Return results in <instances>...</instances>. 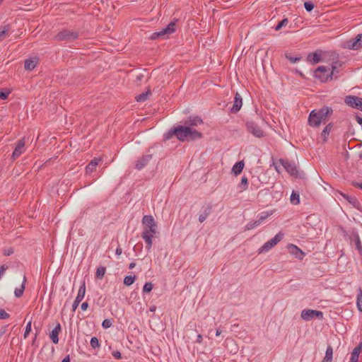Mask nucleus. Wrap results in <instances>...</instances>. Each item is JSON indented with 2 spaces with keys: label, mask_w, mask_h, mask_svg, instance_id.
Instances as JSON below:
<instances>
[{
  "label": "nucleus",
  "mask_w": 362,
  "mask_h": 362,
  "mask_svg": "<svg viewBox=\"0 0 362 362\" xmlns=\"http://www.w3.org/2000/svg\"><path fill=\"white\" fill-rule=\"evenodd\" d=\"M332 112V108L327 106L319 110H313L309 115L308 123L311 127H317L321 123L325 124Z\"/></svg>",
  "instance_id": "nucleus-2"
},
{
  "label": "nucleus",
  "mask_w": 362,
  "mask_h": 362,
  "mask_svg": "<svg viewBox=\"0 0 362 362\" xmlns=\"http://www.w3.org/2000/svg\"><path fill=\"white\" fill-rule=\"evenodd\" d=\"M244 162L243 160L238 161L235 163V164L233 165L232 168V173L235 175H238L240 174L244 168Z\"/></svg>",
  "instance_id": "nucleus-24"
},
{
  "label": "nucleus",
  "mask_w": 362,
  "mask_h": 362,
  "mask_svg": "<svg viewBox=\"0 0 362 362\" xmlns=\"http://www.w3.org/2000/svg\"><path fill=\"white\" fill-rule=\"evenodd\" d=\"M62 362H70V358H69V356H66L62 361Z\"/></svg>",
  "instance_id": "nucleus-58"
},
{
  "label": "nucleus",
  "mask_w": 362,
  "mask_h": 362,
  "mask_svg": "<svg viewBox=\"0 0 362 362\" xmlns=\"http://www.w3.org/2000/svg\"><path fill=\"white\" fill-rule=\"evenodd\" d=\"M272 211H263L259 215V221L262 223L265 219L272 215Z\"/></svg>",
  "instance_id": "nucleus-38"
},
{
  "label": "nucleus",
  "mask_w": 362,
  "mask_h": 362,
  "mask_svg": "<svg viewBox=\"0 0 362 362\" xmlns=\"http://www.w3.org/2000/svg\"><path fill=\"white\" fill-rule=\"evenodd\" d=\"M156 310V307H152L150 308L151 311H154Z\"/></svg>",
  "instance_id": "nucleus-62"
},
{
  "label": "nucleus",
  "mask_w": 362,
  "mask_h": 362,
  "mask_svg": "<svg viewBox=\"0 0 362 362\" xmlns=\"http://www.w3.org/2000/svg\"><path fill=\"white\" fill-rule=\"evenodd\" d=\"M150 94V90H148L146 93H142L136 97V100L137 102L139 103L144 102L145 100H146V99L148 98V95Z\"/></svg>",
  "instance_id": "nucleus-37"
},
{
  "label": "nucleus",
  "mask_w": 362,
  "mask_h": 362,
  "mask_svg": "<svg viewBox=\"0 0 362 362\" xmlns=\"http://www.w3.org/2000/svg\"><path fill=\"white\" fill-rule=\"evenodd\" d=\"M106 272V268L105 267L100 266L97 268L95 272V277L97 279H101L103 278Z\"/></svg>",
  "instance_id": "nucleus-35"
},
{
  "label": "nucleus",
  "mask_w": 362,
  "mask_h": 362,
  "mask_svg": "<svg viewBox=\"0 0 362 362\" xmlns=\"http://www.w3.org/2000/svg\"><path fill=\"white\" fill-rule=\"evenodd\" d=\"M90 344L93 349H96L100 347V343L98 339L96 337H93L90 339Z\"/></svg>",
  "instance_id": "nucleus-41"
},
{
  "label": "nucleus",
  "mask_w": 362,
  "mask_h": 362,
  "mask_svg": "<svg viewBox=\"0 0 362 362\" xmlns=\"http://www.w3.org/2000/svg\"><path fill=\"white\" fill-rule=\"evenodd\" d=\"M221 334V331L219 329H216V336H219Z\"/></svg>",
  "instance_id": "nucleus-60"
},
{
  "label": "nucleus",
  "mask_w": 362,
  "mask_h": 362,
  "mask_svg": "<svg viewBox=\"0 0 362 362\" xmlns=\"http://www.w3.org/2000/svg\"><path fill=\"white\" fill-rule=\"evenodd\" d=\"M301 317L305 321H310L315 318L322 319L323 313L320 310L304 309L300 314Z\"/></svg>",
  "instance_id": "nucleus-9"
},
{
  "label": "nucleus",
  "mask_w": 362,
  "mask_h": 362,
  "mask_svg": "<svg viewBox=\"0 0 362 362\" xmlns=\"http://www.w3.org/2000/svg\"><path fill=\"white\" fill-rule=\"evenodd\" d=\"M157 233V230H154L153 232L143 230L141 233V238L144 239L146 243V249L150 251L153 245V238Z\"/></svg>",
  "instance_id": "nucleus-13"
},
{
  "label": "nucleus",
  "mask_w": 362,
  "mask_h": 362,
  "mask_svg": "<svg viewBox=\"0 0 362 362\" xmlns=\"http://www.w3.org/2000/svg\"><path fill=\"white\" fill-rule=\"evenodd\" d=\"M9 93H10L9 91L0 89V99L6 100L8 98Z\"/></svg>",
  "instance_id": "nucleus-47"
},
{
  "label": "nucleus",
  "mask_w": 362,
  "mask_h": 362,
  "mask_svg": "<svg viewBox=\"0 0 362 362\" xmlns=\"http://www.w3.org/2000/svg\"><path fill=\"white\" fill-rule=\"evenodd\" d=\"M356 307L360 313H362V289L361 287L357 288Z\"/></svg>",
  "instance_id": "nucleus-27"
},
{
  "label": "nucleus",
  "mask_w": 362,
  "mask_h": 362,
  "mask_svg": "<svg viewBox=\"0 0 362 362\" xmlns=\"http://www.w3.org/2000/svg\"><path fill=\"white\" fill-rule=\"evenodd\" d=\"M288 250L291 255L300 260H302L305 257V253L295 245L289 244L288 245Z\"/></svg>",
  "instance_id": "nucleus-15"
},
{
  "label": "nucleus",
  "mask_w": 362,
  "mask_h": 362,
  "mask_svg": "<svg viewBox=\"0 0 362 362\" xmlns=\"http://www.w3.org/2000/svg\"><path fill=\"white\" fill-rule=\"evenodd\" d=\"M112 320H110V319H105L102 322V327L104 329L110 328L112 326Z\"/></svg>",
  "instance_id": "nucleus-45"
},
{
  "label": "nucleus",
  "mask_w": 362,
  "mask_h": 362,
  "mask_svg": "<svg viewBox=\"0 0 362 362\" xmlns=\"http://www.w3.org/2000/svg\"><path fill=\"white\" fill-rule=\"evenodd\" d=\"M260 225H261V223L257 219V221H250L248 223H247L245 226V230H252Z\"/></svg>",
  "instance_id": "nucleus-34"
},
{
  "label": "nucleus",
  "mask_w": 362,
  "mask_h": 362,
  "mask_svg": "<svg viewBox=\"0 0 362 362\" xmlns=\"http://www.w3.org/2000/svg\"><path fill=\"white\" fill-rule=\"evenodd\" d=\"M357 187H358L359 188L362 189V182L361 183H356V185Z\"/></svg>",
  "instance_id": "nucleus-61"
},
{
  "label": "nucleus",
  "mask_w": 362,
  "mask_h": 362,
  "mask_svg": "<svg viewBox=\"0 0 362 362\" xmlns=\"http://www.w3.org/2000/svg\"><path fill=\"white\" fill-rule=\"evenodd\" d=\"M88 307V303L87 302H83L81 305V308L82 310H86L87 308Z\"/></svg>",
  "instance_id": "nucleus-53"
},
{
  "label": "nucleus",
  "mask_w": 362,
  "mask_h": 362,
  "mask_svg": "<svg viewBox=\"0 0 362 362\" xmlns=\"http://www.w3.org/2000/svg\"><path fill=\"white\" fill-rule=\"evenodd\" d=\"M136 266V263L135 262H131L129 264V269H132L135 267Z\"/></svg>",
  "instance_id": "nucleus-57"
},
{
  "label": "nucleus",
  "mask_w": 362,
  "mask_h": 362,
  "mask_svg": "<svg viewBox=\"0 0 362 362\" xmlns=\"http://www.w3.org/2000/svg\"><path fill=\"white\" fill-rule=\"evenodd\" d=\"M362 349V342L356 346L352 351L349 362H357L358 361L359 354Z\"/></svg>",
  "instance_id": "nucleus-21"
},
{
  "label": "nucleus",
  "mask_w": 362,
  "mask_h": 362,
  "mask_svg": "<svg viewBox=\"0 0 362 362\" xmlns=\"http://www.w3.org/2000/svg\"><path fill=\"white\" fill-rule=\"evenodd\" d=\"M288 23V18H285L281 21L275 27V30H279L283 27H285Z\"/></svg>",
  "instance_id": "nucleus-42"
},
{
  "label": "nucleus",
  "mask_w": 362,
  "mask_h": 362,
  "mask_svg": "<svg viewBox=\"0 0 362 362\" xmlns=\"http://www.w3.org/2000/svg\"><path fill=\"white\" fill-rule=\"evenodd\" d=\"M284 238V234L282 233H277L274 238H272L269 241L266 242L258 250V253H264L270 250L272 247H274L278 243H279Z\"/></svg>",
  "instance_id": "nucleus-8"
},
{
  "label": "nucleus",
  "mask_w": 362,
  "mask_h": 362,
  "mask_svg": "<svg viewBox=\"0 0 362 362\" xmlns=\"http://www.w3.org/2000/svg\"><path fill=\"white\" fill-rule=\"evenodd\" d=\"M27 279L25 276H23V282L20 288H16L14 291V294L16 298H20L23 296L24 290H25V285L26 283Z\"/></svg>",
  "instance_id": "nucleus-26"
},
{
  "label": "nucleus",
  "mask_w": 362,
  "mask_h": 362,
  "mask_svg": "<svg viewBox=\"0 0 362 362\" xmlns=\"http://www.w3.org/2000/svg\"><path fill=\"white\" fill-rule=\"evenodd\" d=\"M9 317V314L7 313L4 309H0V319L5 320Z\"/></svg>",
  "instance_id": "nucleus-48"
},
{
  "label": "nucleus",
  "mask_w": 362,
  "mask_h": 362,
  "mask_svg": "<svg viewBox=\"0 0 362 362\" xmlns=\"http://www.w3.org/2000/svg\"><path fill=\"white\" fill-rule=\"evenodd\" d=\"M247 130L255 137L261 138L264 135V132L261 127L254 122L249 121L246 123Z\"/></svg>",
  "instance_id": "nucleus-12"
},
{
  "label": "nucleus",
  "mask_w": 362,
  "mask_h": 362,
  "mask_svg": "<svg viewBox=\"0 0 362 362\" xmlns=\"http://www.w3.org/2000/svg\"><path fill=\"white\" fill-rule=\"evenodd\" d=\"M291 202L293 204H298L300 203L299 194L293 192L291 195Z\"/></svg>",
  "instance_id": "nucleus-40"
},
{
  "label": "nucleus",
  "mask_w": 362,
  "mask_h": 362,
  "mask_svg": "<svg viewBox=\"0 0 362 362\" xmlns=\"http://www.w3.org/2000/svg\"><path fill=\"white\" fill-rule=\"evenodd\" d=\"M122 253V249L120 247H118L115 250V254L117 255H120Z\"/></svg>",
  "instance_id": "nucleus-55"
},
{
  "label": "nucleus",
  "mask_w": 362,
  "mask_h": 362,
  "mask_svg": "<svg viewBox=\"0 0 362 362\" xmlns=\"http://www.w3.org/2000/svg\"><path fill=\"white\" fill-rule=\"evenodd\" d=\"M211 211V206H207L204 209L202 214L199 216V221L200 223H203L209 216Z\"/></svg>",
  "instance_id": "nucleus-25"
},
{
  "label": "nucleus",
  "mask_w": 362,
  "mask_h": 362,
  "mask_svg": "<svg viewBox=\"0 0 362 362\" xmlns=\"http://www.w3.org/2000/svg\"><path fill=\"white\" fill-rule=\"evenodd\" d=\"M85 293H86V283L83 281L79 287V289L78 291V294L76 297V299L77 300V301L78 300L81 301L85 296Z\"/></svg>",
  "instance_id": "nucleus-28"
},
{
  "label": "nucleus",
  "mask_w": 362,
  "mask_h": 362,
  "mask_svg": "<svg viewBox=\"0 0 362 362\" xmlns=\"http://www.w3.org/2000/svg\"><path fill=\"white\" fill-rule=\"evenodd\" d=\"M153 284L151 282H146L144 285V287H143V291L144 293H149L152 291L153 289Z\"/></svg>",
  "instance_id": "nucleus-43"
},
{
  "label": "nucleus",
  "mask_w": 362,
  "mask_h": 362,
  "mask_svg": "<svg viewBox=\"0 0 362 362\" xmlns=\"http://www.w3.org/2000/svg\"><path fill=\"white\" fill-rule=\"evenodd\" d=\"M38 59L37 57H33L27 59L25 61L24 67L25 69L27 71H32L33 70L37 64H38Z\"/></svg>",
  "instance_id": "nucleus-20"
},
{
  "label": "nucleus",
  "mask_w": 362,
  "mask_h": 362,
  "mask_svg": "<svg viewBox=\"0 0 362 362\" xmlns=\"http://www.w3.org/2000/svg\"><path fill=\"white\" fill-rule=\"evenodd\" d=\"M173 135L181 141L194 140L202 137V134L189 127L177 126L171 129L165 134V139H170Z\"/></svg>",
  "instance_id": "nucleus-1"
},
{
  "label": "nucleus",
  "mask_w": 362,
  "mask_h": 362,
  "mask_svg": "<svg viewBox=\"0 0 362 362\" xmlns=\"http://www.w3.org/2000/svg\"><path fill=\"white\" fill-rule=\"evenodd\" d=\"M12 252H13V251H12V250H11V251H8V252L6 253V255H11Z\"/></svg>",
  "instance_id": "nucleus-63"
},
{
  "label": "nucleus",
  "mask_w": 362,
  "mask_h": 362,
  "mask_svg": "<svg viewBox=\"0 0 362 362\" xmlns=\"http://www.w3.org/2000/svg\"><path fill=\"white\" fill-rule=\"evenodd\" d=\"M152 155L151 154H146L144 155L141 158H139L136 163V168L138 170H141L143 168H144L148 163L151 160Z\"/></svg>",
  "instance_id": "nucleus-17"
},
{
  "label": "nucleus",
  "mask_w": 362,
  "mask_h": 362,
  "mask_svg": "<svg viewBox=\"0 0 362 362\" xmlns=\"http://www.w3.org/2000/svg\"><path fill=\"white\" fill-rule=\"evenodd\" d=\"M176 28L175 22H170L165 28H162L161 30L154 32L151 34L150 39L151 40H156V39H167L169 35L173 33H175Z\"/></svg>",
  "instance_id": "nucleus-4"
},
{
  "label": "nucleus",
  "mask_w": 362,
  "mask_h": 362,
  "mask_svg": "<svg viewBox=\"0 0 362 362\" xmlns=\"http://www.w3.org/2000/svg\"><path fill=\"white\" fill-rule=\"evenodd\" d=\"M136 280V276H126L124 279V284L127 286H129L134 284Z\"/></svg>",
  "instance_id": "nucleus-36"
},
{
  "label": "nucleus",
  "mask_w": 362,
  "mask_h": 362,
  "mask_svg": "<svg viewBox=\"0 0 362 362\" xmlns=\"http://www.w3.org/2000/svg\"><path fill=\"white\" fill-rule=\"evenodd\" d=\"M356 122H357L359 124H361V125L362 126V117H359V116H358V115H357V116L356 117Z\"/></svg>",
  "instance_id": "nucleus-56"
},
{
  "label": "nucleus",
  "mask_w": 362,
  "mask_h": 362,
  "mask_svg": "<svg viewBox=\"0 0 362 362\" xmlns=\"http://www.w3.org/2000/svg\"><path fill=\"white\" fill-rule=\"evenodd\" d=\"M112 355L116 359H120L122 358L121 353L119 351H114Z\"/></svg>",
  "instance_id": "nucleus-49"
},
{
  "label": "nucleus",
  "mask_w": 362,
  "mask_h": 362,
  "mask_svg": "<svg viewBox=\"0 0 362 362\" xmlns=\"http://www.w3.org/2000/svg\"><path fill=\"white\" fill-rule=\"evenodd\" d=\"M61 331V325L59 323H57V326L52 329L50 333V338L54 344H57L59 342V334Z\"/></svg>",
  "instance_id": "nucleus-22"
},
{
  "label": "nucleus",
  "mask_w": 362,
  "mask_h": 362,
  "mask_svg": "<svg viewBox=\"0 0 362 362\" xmlns=\"http://www.w3.org/2000/svg\"><path fill=\"white\" fill-rule=\"evenodd\" d=\"M332 123H329L325 127V129L322 130V133H321V136L323 138V140L324 141H326L327 139V137L329 134V132H331L332 129Z\"/></svg>",
  "instance_id": "nucleus-32"
},
{
  "label": "nucleus",
  "mask_w": 362,
  "mask_h": 362,
  "mask_svg": "<svg viewBox=\"0 0 362 362\" xmlns=\"http://www.w3.org/2000/svg\"><path fill=\"white\" fill-rule=\"evenodd\" d=\"M320 60H321L320 55L316 52L311 53L308 55V61L313 64L320 62Z\"/></svg>",
  "instance_id": "nucleus-30"
},
{
  "label": "nucleus",
  "mask_w": 362,
  "mask_h": 362,
  "mask_svg": "<svg viewBox=\"0 0 362 362\" xmlns=\"http://www.w3.org/2000/svg\"><path fill=\"white\" fill-rule=\"evenodd\" d=\"M283 165L286 170L291 175H298V169L296 166L291 163L286 162L283 163Z\"/></svg>",
  "instance_id": "nucleus-23"
},
{
  "label": "nucleus",
  "mask_w": 362,
  "mask_h": 362,
  "mask_svg": "<svg viewBox=\"0 0 362 362\" xmlns=\"http://www.w3.org/2000/svg\"><path fill=\"white\" fill-rule=\"evenodd\" d=\"M356 249L358 250V251H361L362 250V245H361V240L359 239V238L358 237L356 240Z\"/></svg>",
  "instance_id": "nucleus-50"
},
{
  "label": "nucleus",
  "mask_w": 362,
  "mask_h": 362,
  "mask_svg": "<svg viewBox=\"0 0 362 362\" xmlns=\"http://www.w3.org/2000/svg\"><path fill=\"white\" fill-rule=\"evenodd\" d=\"M240 188L242 191H245L247 189L248 187V180L247 177L243 176L241 179L240 183L239 185Z\"/></svg>",
  "instance_id": "nucleus-39"
},
{
  "label": "nucleus",
  "mask_w": 362,
  "mask_h": 362,
  "mask_svg": "<svg viewBox=\"0 0 362 362\" xmlns=\"http://www.w3.org/2000/svg\"><path fill=\"white\" fill-rule=\"evenodd\" d=\"M340 194L354 208L358 209H359L360 203L356 197L350 196V195L346 194L343 192H340Z\"/></svg>",
  "instance_id": "nucleus-19"
},
{
  "label": "nucleus",
  "mask_w": 362,
  "mask_h": 362,
  "mask_svg": "<svg viewBox=\"0 0 362 362\" xmlns=\"http://www.w3.org/2000/svg\"><path fill=\"white\" fill-rule=\"evenodd\" d=\"M10 30V26L5 25L3 27H0V41L3 40L5 37L8 35Z\"/></svg>",
  "instance_id": "nucleus-33"
},
{
  "label": "nucleus",
  "mask_w": 362,
  "mask_h": 362,
  "mask_svg": "<svg viewBox=\"0 0 362 362\" xmlns=\"http://www.w3.org/2000/svg\"><path fill=\"white\" fill-rule=\"evenodd\" d=\"M81 303V301L78 300L76 299H75V300L74 301V303L72 305V310L74 312L76 308H78L79 303Z\"/></svg>",
  "instance_id": "nucleus-51"
},
{
  "label": "nucleus",
  "mask_w": 362,
  "mask_h": 362,
  "mask_svg": "<svg viewBox=\"0 0 362 362\" xmlns=\"http://www.w3.org/2000/svg\"><path fill=\"white\" fill-rule=\"evenodd\" d=\"M203 337L202 334H198L197 337L196 342L201 344L202 342Z\"/></svg>",
  "instance_id": "nucleus-54"
},
{
  "label": "nucleus",
  "mask_w": 362,
  "mask_h": 362,
  "mask_svg": "<svg viewBox=\"0 0 362 362\" xmlns=\"http://www.w3.org/2000/svg\"><path fill=\"white\" fill-rule=\"evenodd\" d=\"M342 47L353 50L361 49L362 47V34H358L355 37L344 41Z\"/></svg>",
  "instance_id": "nucleus-7"
},
{
  "label": "nucleus",
  "mask_w": 362,
  "mask_h": 362,
  "mask_svg": "<svg viewBox=\"0 0 362 362\" xmlns=\"http://www.w3.org/2000/svg\"><path fill=\"white\" fill-rule=\"evenodd\" d=\"M4 332H5V331H4H4H1V332H0V336H1Z\"/></svg>",
  "instance_id": "nucleus-64"
},
{
  "label": "nucleus",
  "mask_w": 362,
  "mask_h": 362,
  "mask_svg": "<svg viewBox=\"0 0 362 362\" xmlns=\"http://www.w3.org/2000/svg\"><path fill=\"white\" fill-rule=\"evenodd\" d=\"M78 37V33L76 31L64 29L59 32L55 36L57 41H73Z\"/></svg>",
  "instance_id": "nucleus-5"
},
{
  "label": "nucleus",
  "mask_w": 362,
  "mask_h": 362,
  "mask_svg": "<svg viewBox=\"0 0 362 362\" xmlns=\"http://www.w3.org/2000/svg\"><path fill=\"white\" fill-rule=\"evenodd\" d=\"M143 76H143V74H139V75H138V76H136V79H137V81H141V80H142V78H143Z\"/></svg>",
  "instance_id": "nucleus-59"
},
{
  "label": "nucleus",
  "mask_w": 362,
  "mask_h": 362,
  "mask_svg": "<svg viewBox=\"0 0 362 362\" xmlns=\"http://www.w3.org/2000/svg\"><path fill=\"white\" fill-rule=\"evenodd\" d=\"M242 105L243 98L238 93H236L234 98L233 105L230 109V112L232 113L238 112L240 110Z\"/></svg>",
  "instance_id": "nucleus-16"
},
{
  "label": "nucleus",
  "mask_w": 362,
  "mask_h": 362,
  "mask_svg": "<svg viewBox=\"0 0 362 362\" xmlns=\"http://www.w3.org/2000/svg\"><path fill=\"white\" fill-rule=\"evenodd\" d=\"M176 28L175 22H170L165 28H162L161 30L154 32L151 34L150 39L151 40H156V39H167L169 35L173 33H175Z\"/></svg>",
  "instance_id": "nucleus-3"
},
{
  "label": "nucleus",
  "mask_w": 362,
  "mask_h": 362,
  "mask_svg": "<svg viewBox=\"0 0 362 362\" xmlns=\"http://www.w3.org/2000/svg\"><path fill=\"white\" fill-rule=\"evenodd\" d=\"M304 7L308 12L311 11L314 8V4L311 1H305L304 3Z\"/></svg>",
  "instance_id": "nucleus-46"
},
{
  "label": "nucleus",
  "mask_w": 362,
  "mask_h": 362,
  "mask_svg": "<svg viewBox=\"0 0 362 362\" xmlns=\"http://www.w3.org/2000/svg\"><path fill=\"white\" fill-rule=\"evenodd\" d=\"M287 58L292 63H296L297 62H299L300 59V57H287Z\"/></svg>",
  "instance_id": "nucleus-52"
},
{
  "label": "nucleus",
  "mask_w": 362,
  "mask_h": 362,
  "mask_svg": "<svg viewBox=\"0 0 362 362\" xmlns=\"http://www.w3.org/2000/svg\"><path fill=\"white\" fill-rule=\"evenodd\" d=\"M143 230L153 232L157 230L158 226L154 218L151 215H145L142 218Z\"/></svg>",
  "instance_id": "nucleus-10"
},
{
  "label": "nucleus",
  "mask_w": 362,
  "mask_h": 362,
  "mask_svg": "<svg viewBox=\"0 0 362 362\" xmlns=\"http://www.w3.org/2000/svg\"><path fill=\"white\" fill-rule=\"evenodd\" d=\"M25 139L23 137L21 139L18 140L16 148L12 153V158L16 160L18 158L22 153H23L25 151Z\"/></svg>",
  "instance_id": "nucleus-14"
},
{
  "label": "nucleus",
  "mask_w": 362,
  "mask_h": 362,
  "mask_svg": "<svg viewBox=\"0 0 362 362\" xmlns=\"http://www.w3.org/2000/svg\"><path fill=\"white\" fill-rule=\"evenodd\" d=\"M102 162L101 158H94L86 166V172L87 174H90L95 170L97 165Z\"/></svg>",
  "instance_id": "nucleus-18"
},
{
  "label": "nucleus",
  "mask_w": 362,
  "mask_h": 362,
  "mask_svg": "<svg viewBox=\"0 0 362 362\" xmlns=\"http://www.w3.org/2000/svg\"><path fill=\"white\" fill-rule=\"evenodd\" d=\"M32 322L31 320L29 321L25 327V332H24V338H27L30 332H31Z\"/></svg>",
  "instance_id": "nucleus-44"
},
{
  "label": "nucleus",
  "mask_w": 362,
  "mask_h": 362,
  "mask_svg": "<svg viewBox=\"0 0 362 362\" xmlns=\"http://www.w3.org/2000/svg\"><path fill=\"white\" fill-rule=\"evenodd\" d=\"M344 103L351 107L362 111V98L355 95H347L344 98Z\"/></svg>",
  "instance_id": "nucleus-11"
},
{
  "label": "nucleus",
  "mask_w": 362,
  "mask_h": 362,
  "mask_svg": "<svg viewBox=\"0 0 362 362\" xmlns=\"http://www.w3.org/2000/svg\"><path fill=\"white\" fill-rule=\"evenodd\" d=\"M333 355V349L331 346H328L325 352V356L322 362H332Z\"/></svg>",
  "instance_id": "nucleus-31"
},
{
  "label": "nucleus",
  "mask_w": 362,
  "mask_h": 362,
  "mask_svg": "<svg viewBox=\"0 0 362 362\" xmlns=\"http://www.w3.org/2000/svg\"><path fill=\"white\" fill-rule=\"evenodd\" d=\"M336 66L334 65L332 66V69H335ZM329 70L327 69L324 66H320L317 67L315 72L314 76L315 78L319 79L321 82H325L328 80L329 78H332L334 70L329 73Z\"/></svg>",
  "instance_id": "nucleus-6"
},
{
  "label": "nucleus",
  "mask_w": 362,
  "mask_h": 362,
  "mask_svg": "<svg viewBox=\"0 0 362 362\" xmlns=\"http://www.w3.org/2000/svg\"><path fill=\"white\" fill-rule=\"evenodd\" d=\"M202 123V120L199 117H190L185 122L186 124H188L189 126H197L199 124H201Z\"/></svg>",
  "instance_id": "nucleus-29"
}]
</instances>
